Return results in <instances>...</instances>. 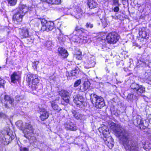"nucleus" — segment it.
Returning a JSON list of instances; mask_svg holds the SVG:
<instances>
[{
	"instance_id": "9",
	"label": "nucleus",
	"mask_w": 151,
	"mask_h": 151,
	"mask_svg": "<svg viewBox=\"0 0 151 151\" xmlns=\"http://www.w3.org/2000/svg\"><path fill=\"white\" fill-rule=\"evenodd\" d=\"M130 87L132 89L135 90L137 93L139 95H141L145 91V88L144 86L135 83H132Z\"/></svg>"
},
{
	"instance_id": "31",
	"label": "nucleus",
	"mask_w": 151,
	"mask_h": 151,
	"mask_svg": "<svg viewBox=\"0 0 151 151\" xmlns=\"http://www.w3.org/2000/svg\"><path fill=\"white\" fill-rule=\"evenodd\" d=\"M81 79L77 80L74 83V87H77L81 84Z\"/></svg>"
},
{
	"instance_id": "45",
	"label": "nucleus",
	"mask_w": 151,
	"mask_h": 151,
	"mask_svg": "<svg viewBox=\"0 0 151 151\" xmlns=\"http://www.w3.org/2000/svg\"><path fill=\"white\" fill-rule=\"evenodd\" d=\"M75 30L76 31H78L80 30V27L77 26L75 28Z\"/></svg>"
},
{
	"instance_id": "37",
	"label": "nucleus",
	"mask_w": 151,
	"mask_h": 151,
	"mask_svg": "<svg viewBox=\"0 0 151 151\" xmlns=\"http://www.w3.org/2000/svg\"><path fill=\"white\" fill-rule=\"evenodd\" d=\"M81 39L82 40V42L84 43H86L88 41V38L86 37L83 36Z\"/></svg>"
},
{
	"instance_id": "40",
	"label": "nucleus",
	"mask_w": 151,
	"mask_h": 151,
	"mask_svg": "<svg viewBox=\"0 0 151 151\" xmlns=\"http://www.w3.org/2000/svg\"><path fill=\"white\" fill-rule=\"evenodd\" d=\"M6 117V115L4 113L2 112H0V118H5Z\"/></svg>"
},
{
	"instance_id": "1",
	"label": "nucleus",
	"mask_w": 151,
	"mask_h": 151,
	"mask_svg": "<svg viewBox=\"0 0 151 151\" xmlns=\"http://www.w3.org/2000/svg\"><path fill=\"white\" fill-rule=\"evenodd\" d=\"M111 127L126 150L130 151H139L137 144L132 143V142L129 140V134L126 130L120 125L114 123H112Z\"/></svg>"
},
{
	"instance_id": "8",
	"label": "nucleus",
	"mask_w": 151,
	"mask_h": 151,
	"mask_svg": "<svg viewBox=\"0 0 151 151\" xmlns=\"http://www.w3.org/2000/svg\"><path fill=\"white\" fill-rule=\"evenodd\" d=\"M73 101L78 106L81 108L85 106L86 105V103L84 101V99L82 96L77 95L73 97Z\"/></svg>"
},
{
	"instance_id": "47",
	"label": "nucleus",
	"mask_w": 151,
	"mask_h": 151,
	"mask_svg": "<svg viewBox=\"0 0 151 151\" xmlns=\"http://www.w3.org/2000/svg\"><path fill=\"white\" fill-rule=\"evenodd\" d=\"M149 122L151 124V114L149 115Z\"/></svg>"
},
{
	"instance_id": "11",
	"label": "nucleus",
	"mask_w": 151,
	"mask_h": 151,
	"mask_svg": "<svg viewBox=\"0 0 151 151\" xmlns=\"http://www.w3.org/2000/svg\"><path fill=\"white\" fill-rule=\"evenodd\" d=\"M134 123L137 124L138 125H139L141 129H145L148 126V122L145 120L140 119H137L134 121Z\"/></svg>"
},
{
	"instance_id": "28",
	"label": "nucleus",
	"mask_w": 151,
	"mask_h": 151,
	"mask_svg": "<svg viewBox=\"0 0 151 151\" xmlns=\"http://www.w3.org/2000/svg\"><path fill=\"white\" fill-rule=\"evenodd\" d=\"M16 126L21 130L23 131L24 127H23V123L22 121L19 120L17 121L16 123Z\"/></svg>"
},
{
	"instance_id": "19",
	"label": "nucleus",
	"mask_w": 151,
	"mask_h": 151,
	"mask_svg": "<svg viewBox=\"0 0 151 151\" xmlns=\"http://www.w3.org/2000/svg\"><path fill=\"white\" fill-rule=\"evenodd\" d=\"M90 83L89 81L86 80L81 86L80 90L82 91H85L88 89L90 87Z\"/></svg>"
},
{
	"instance_id": "4",
	"label": "nucleus",
	"mask_w": 151,
	"mask_h": 151,
	"mask_svg": "<svg viewBox=\"0 0 151 151\" xmlns=\"http://www.w3.org/2000/svg\"><path fill=\"white\" fill-rule=\"evenodd\" d=\"M91 100L92 104L97 108H101L105 105L103 98L96 94L91 96Z\"/></svg>"
},
{
	"instance_id": "12",
	"label": "nucleus",
	"mask_w": 151,
	"mask_h": 151,
	"mask_svg": "<svg viewBox=\"0 0 151 151\" xmlns=\"http://www.w3.org/2000/svg\"><path fill=\"white\" fill-rule=\"evenodd\" d=\"M11 82L15 83L21 78V72L18 71L14 72L11 76Z\"/></svg>"
},
{
	"instance_id": "25",
	"label": "nucleus",
	"mask_w": 151,
	"mask_h": 151,
	"mask_svg": "<svg viewBox=\"0 0 151 151\" xmlns=\"http://www.w3.org/2000/svg\"><path fill=\"white\" fill-rule=\"evenodd\" d=\"M59 94L63 98L68 97L69 95V92L65 90H62L60 91Z\"/></svg>"
},
{
	"instance_id": "50",
	"label": "nucleus",
	"mask_w": 151,
	"mask_h": 151,
	"mask_svg": "<svg viewBox=\"0 0 151 151\" xmlns=\"http://www.w3.org/2000/svg\"><path fill=\"white\" fill-rule=\"evenodd\" d=\"M4 104H5L4 106H5L6 107V108L8 107V104H7V103H5Z\"/></svg>"
},
{
	"instance_id": "33",
	"label": "nucleus",
	"mask_w": 151,
	"mask_h": 151,
	"mask_svg": "<svg viewBox=\"0 0 151 151\" xmlns=\"http://www.w3.org/2000/svg\"><path fill=\"white\" fill-rule=\"evenodd\" d=\"M39 61H34L32 62V66L34 68V69H36L37 67V65L39 63Z\"/></svg>"
},
{
	"instance_id": "49",
	"label": "nucleus",
	"mask_w": 151,
	"mask_h": 151,
	"mask_svg": "<svg viewBox=\"0 0 151 151\" xmlns=\"http://www.w3.org/2000/svg\"><path fill=\"white\" fill-rule=\"evenodd\" d=\"M105 132H107L108 133V134L109 133V132L107 130H103L102 131V133L103 134H106L105 133Z\"/></svg>"
},
{
	"instance_id": "46",
	"label": "nucleus",
	"mask_w": 151,
	"mask_h": 151,
	"mask_svg": "<svg viewBox=\"0 0 151 151\" xmlns=\"http://www.w3.org/2000/svg\"><path fill=\"white\" fill-rule=\"evenodd\" d=\"M82 55L81 52L80 51H78L77 53H76L75 55Z\"/></svg>"
},
{
	"instance_id": "52",
	"label": "nucleus",
	"mask_w": 151,
	"mask_h": 151,
	"mask_svg": "<svg viewBox=\"0 0 151 151\" xmlns=\"http://www.w3.org/2000/svg\"><path fill=\"white\" fill-rule=\"evenodd\" d=\"M147 78V79H148V80H150V79H149V78Z\"/></svg>"
},
{
	"instance_id": "23",
	"label": "nucleus",
	"mask_w": 151,
	"mask_h": 151,
	"mask_svg": "<svg viewBox=\"0 0 151 151\" xmlns=\"http://www.w3.org/2000/svg\"><path fill=\"white\" fill-rule=\"evenodd\" d=\"M50 103L51 106L54 110L56 111L57 112H59L61 110V109L59 107L58 105L54 101H52Z\"/></svg>"
},
{
	"instance_id": "6",
	"label": "nucleus",
	"mask_w": 151,
	"mask_h": 151,
	"mask_svg": "<svg viewBox=\"0 0 151 151\" xmlns=\"http://www.w3.org/2000/svg\"><path fill=\"white\" fill-rule=\"evenodd\" d=\"M34 129L32 126L30 122H29L26 123L25 126L24 127L23 129V132L24 134V136L27 138L28 137L27 136V135L29 136H31L32 134L33 133Z\"/></svg>"
},
{
	"instance_id": "27",
	"label": "nucleus",
	"mask_w": 151,
	"mask_h": 151,
	"mask_svg": "<svg viewBox=\"0 0 151 151\" xmlns=\"http://www.w3.org/2000/svg\"><path fill=\"white\" fill-rule=\"evenodd\" d=\"M78 73L79 71L77 69H75L72 70L70 74L68 72H66V75L67 77H68V76L70 77L71 76H75L76 74Z\"/></svg>"
},
{
	"instance_id": "15",
	"label": "nucleus",
	"mask_w": 151,
	"mask_h": 151,
	"mask_svg": "<svg viewBox=\"0 0 151 151\" xmlns=\"http://www.w3.org/2000/svg\"><path fill=\"white\" fill-rule=\"evenodd\" d=\"M29 28L27 27H23L20 29V31L19 32V35L22 38H26L28 37L29 30Z\"/></svg>"
},
{
	"instance_id": "14",
	"label": "nucleus",
	"mask_w": 151,
	"mask_h": 151,
	"mask_svg": "<svg viewBox=\"0 0 151 151\" xmlns=\"http://www.w3.org/2000/svg\"><path fill=\"white\" fill-rule=\"evenodd\" d=\"M40 117L42 121H44L48 118L49 114L45 109H40Z\"/></svg>"
},
{
	"instance_id": "38",
	"label": "nucleus",
	"mask_w": 151,
	"mask_h": 151,
	"mask_svg": "<svg viewBox=\"0 0 151 151\" xmlns=\"http://www.w3.org/2000/svg\"><path fill=\"white\" fill-rule=\"evenodd\" d=\"M134 97V95L133 94H129L127 96V98L130 100L132 99Z\"/></svg>"
},
{
	"instance_id": "7",
	"label": "nucleus",
	"mask_w": 151,
	"mask_h": 151,
	"mask_svg": "<svg viewBox=\"0 0 151 151\" xmlns=\"http://www.w3.org/2000/svg\"><path fill=\"white\" fill-rule=\"evenodd\" d=\"M119 36L115 32L109 33L106 37L107 42L111 44L116 43L118 40Z\"/></svg>"
},
{
	"instance_id": "30",
	"label": "nucleus",
	"mask_w": 151,
	"mask_h": 151,
	"mask_svg": "<svg viewBox=\"0 0 151 151\" xmlns=\"http://www.w3.org/2000/svg\"><path fill=\"white\" fill-rule=\"evenodd\" d=\"M121 4L119 3L118 0H112V6H120Z\"/></svg>"
},
{
	"instance_id": "5",
	"label": "nucleus",
	"mask_w": 151,
	"mask_h": 151,
	"mask_svg": "<svg viewBox=\"0 0 151 151\" xmlns=\"http://www.w3.org/2000/svg\"><path fill=\"white\" fill-rule=\"evenodd\" d=\"M41 22L42 25L41 30L43 31L49 32L54 28V23L52 22L47 21L45 19H41Z\"/></svg>"
},
{
	"instance_id": "36",
	"label": "nucleus",
	"mask_w": 151,
	"mask_h": 151,
	"mask_svg": "<svg viewBox=\"0 0 151 151\" xmlns=\"http://www.w3.org/2000/svg\"><path fill=\"white\" fill-rule=\"evenodd\" d=\"M119 6H116L115 7H114L112 10H113L114 12H118L119 10Z\"/></svg>"
},
{
	"instance_id": "21",
	"label": "nucleus",
	"mask_w": 151,
	"mask_h": 151,
	"mask_svg": "<svg viewBox=\"0 0 151 151\" xmlns=\"http://www.w3.org/2000/svg\"><path fill=\"white\" fill-rule=\"evenodd\" d=\"M139 33L140 37L142 38L146 39L148 38L147 36V32L142 28H139Z\"/></svg>"
},
{
	"instance_id": "29",
	"label": "nucleus",
	"mask_w": 151,
	"mask_h": 151,
	"mask_svg": "<svg viewBox=\"0 0 151 151\" xmlns=\"http://www.w3.org/2000/svg\"><path fill=\"white\" fill-rule=\"evenodd\" d=\"M76 15H78L79 17H81L83 11L82 9L78 7L76 9Z\"/></svg>"
},
{
	"instance_id": "16",
	"label": "nucleus",
	"mask_w": 151,
	"mask_h": 151,
	"mask_svg": "<svg viewBox=\"0 0 151 151\" xmlns=\"http://www.w3.org/2000/svg\"><path fill=\"white\" fill-rule=\"evenodd\" d=\"M7 134L4 136V139L6 140L5 141H3V144L4 145H8L12 141L13 138V136L12 137V134L9 132H7Z\"/></svg>"
},
{
	"instance_id": "35",
	"label": "nucleus",
	"mask_w": 151,
	"mask_h": 151,
	"mask_svg": "<svg viewBox=\"0 0 151 151\" xmlns=\"http://www.w3.org/2000/svg\"><path fill=\"white\" fill-rule=\"evenodd\" d=\"M5 83V81L0 77V87H4Z\"/></svg>"
},
{
	"instance_id": "32",
	"label": "nucleus",
	"mask_w": 151,
	"mask_h": 151,
	"mask_svg": "<svg viewBox=\"0 0 151 151\" xmlns=\"http://www.w3.org/2000/svg\"><path fill=\"white\" fill-rule=\"evenodd\" d=\"M9 4L11 6L14 5L16 3L17 0H7Z\"/></svg>"
},
{
	"instance_id": "24",
	"label": "nucleus",
	"mask_w": 151,
	"mask_h": 151,
	"mask_svg": "<svg viewBox=\"0 0 151 151\" xmlns=\"http://www.w3.org/2000/svg\"><path fill=\"white\" fill-rule=\"evenodd\" d=\"M88 5L91 9L96 7L97 5V3L93 0H88Z\"/></svg>"
},
{
	"instance_id": "10",
	"label": "nucleus",
	"mask_w": 151,
	"mask_h": 151,
	"mask_svg": "<svg viewBox=\"0 0 151 151\" xmlns=\"http://www.w3.org/2000/svg\"><path fill=\"white\" fill-rule=\"evenodd\" d=\"M64 127L67 130L75 131L77 129L76 124L70 121H68L65 123Z\"/></svg>"
},
{
	"instance_id": "34",
	"label": "nucleus",
	"mask_w": 151,
	"mask_h": 151,
	"mask_svg": "<svg viewBox=\"0 0 151 151\" xmlns=\"http://www.w3.org/2000/svg\"><path fill=\"white\" fill-rule=\"evenodd\" d=\"M52 43L50 41H47L45 43V45L48 49H50L52 46Z\"/></svg>"
},
{
	"instance_id": "43",
	"label": "nucleus",
	"mask_w": 151,
	"mask_h": 151,
	"mask_svg": "<svg viewBox=\"0 0 151 151\" xmlns=\"http://www.w3.org/2000/svg\"><path fill=\"white\" fill-rule=\"evenodd\" d=\"M63 100L67 103H68L69 102V99L68 97L66 98H63Z\"/></svg>"
},
{
	"instance_id": "18",
	"label": "nucleus",
	"mask_w": 151,
	"mask_h": 151,
	"mask_svg": "<svg viewBox=\"0 0 151 151\" xmlns=\"http://www.w3.org/2000/svg\"><path fill=\"white\" fill-rule=\"evenodd\" d=\"M71 112L73 116L76 119H83L85 118L84 115L80 114L76 110H72Z\"/></svg>"
},
{
	"instance_id": "2",
	"label": "nucleus",
	"mask_w": 151,
	"mask_h": 151,
	"mask_svg": "<svg viewBox=\"0 0 151 151\" xmlns=\"http://www.w3.org/2000/svg\"><path fill=\"white\" fill-rule=\"evenodd\" d=\"M29 10V8L25 5L20 4L19 9L13 16V20L14 23L20 24L22 21L23 17Z\"/></svg>"
},
{
	"instance_id": "41",
	"label": "nucleus",
	"mask_w": 151,
	"mask_h": 151,
	"mask_svg": "<svg viewBox=\"0 0 151 151\" xmlns=\"http://www.w3.org/2000/svg\"><path fill=\"white\" fill-rule=\"evenodd\" d=\"M20 151H28V150L26 147H21L20 148Z\"/></svg>"
},
{
	"instance_id": "51",
	"label": "nucleus",
	"mask_w": 151,
	"mask_h": 151,
	"mask_svg": "<svg viewBox=\"0 0 151 151\" xmlns=\"http://www.w3.org/2000/svg\"><path fill=\"white\" fill-rule=\"evenodd\" d=\"M111 17L112 18V19H113L114 18L115 19H116V18H117V17H115L113 15H112L111 16Z\"/></svg>"
},
{
	"instance_id": "42",
	"label": "nucleus",
	"mask_w": 151,
	"mask_h": 151,
	"mask_svg": "<svg viewBox=\"0 0 151 151\" xmlns=\"http://www.w3.org/2000/svg\"><path fill=\"white\" fill-rule=\"evenodd\" d=\"M76 57V59H78V60H81L82 58V55H75Z\"/></svg>"
},
{
	"instance_id": "44",
	"label": "nucleus",
	"mask_w": 151,
	"mask_h": 151,
	"mask_svg": "<svg viewBox=\"0 0 151 151\" xmlns=\"http://www.w3.org/2000/svg\"><path fill=\"white\" fill-rule=\"evenodd\" d=\"M146 145H144V146H143V148L146 150V151H148L149 149L147 147V146Z\"/></svg>"
},
{
	"instance_id": "3",
	"label": "nucleus",
	"mask_w": 151,
	"mask_h": 151,
	"mask_svg": "<svg viewBox=\"0 0 151 151\" xmlns=\"http://www.w3.org/2000/svg\"><path fill=\"white\" fill-rule=\"evenodd\" d=\"M27 81L29 83V86H31L32 90H35L37 88L40 80L35 75L29 74L27 76Z\"/></svg>"
},
{
	"instance_id": "22",
	"label": "nucleus",
	"mask_w": 151,
	"mask_h": 151,
	"mask_svg": "<svg viewBox=\"0 0 151 151\" xmlns=\"http://www.w3.org/2000/svg\"><path fill=\"white\" fill-rule=\"evenodd\" d=\"M44 2H46L49 4H58L61 3V0H40Z\"/></svg>"
},
{
	"instance_id": "20",
	"label": "nucleus",
	"mask_w": 151,
	"mask_h": 151,
	"mask_svg": "<svg viewBox=\"0 0 151 151\" xmlns=\"http://www.w3.org/2000/svg\"><path fill=\"white\" fill-rule=\"evenodd\" d=\"M87 63L88 65V68L93 67L96 64V62L93 58H88L87 61Z\"/></svg>"
},
{
	"instance_id": "39",
	"label": "nucleus",
	"mask_w": 151,
	"mask_h": 151,
	"mask_svg": "<svg viewBox=\"0 0 151 151\" xmlns=\"http://www.w3.org/2000/svg\"><path fill=\"white\" fill-rule=\"evenodd\" d=\"M86 27L87 28L90 27V28H92L93 27V25L92 24H91V23L89 22L87 23L86 24Z\"/></svg>"
},
{
	"instance_id": "17",
	"label": "nucleus",
	"mask_w": 151,
	"mask_h": 151,
	"mask_svg": "<svg viewBox=\"0 0 151 151\" xmlns=\"http://www.w3.org/2000/svg\"><path fill=\"white\" fill-rule=\"evenodd\" d=\"M58 55L61 56L63 58H66L68 55L67 51L62 47H59L58 49Z\"/></svg>"
},
{
	"instance_id": "26",
	"label": "nucleus",
	"mask_w": 151,
	"mask_h": 151,
	"mask_svg": "<svg viewBox=\"0 0 151 151\" xmlns=\"http://www.w3.org/2000/svg\"><path fill=\"white\" fill-rule=\"evenodd\" d=\"M4 100L8 102L12 105L13 104L14 99L8 95H5L4 96Z\"/></svg>"
},
{
	"instance_id": "13",
	"label": "nucleus",
	"mask_w": 151,
	"mask_h": 151,
	"mask_svg": "<svg viewBox=\"0 0 151 151\" xmlns=\"http://www.w3.org/2000/svg\"><path fill=\"white\" fill-rule=\"evenodd\" d=\"M104 141L107 146L110 149L113 146L114 142L111 137L109 136L107 137H105L103 139Z\"/></svg>"
},
{
	"instance_id": "48",
	"label": "nucleus",
	"mask_w": 151,
	"mask_h": 151,
	"mask_svg": "<svg viewBox=\"0 0 151 151\" xmlns=\"http://www.w3.org/2000/svg\"><path fill=\"white\" fill-rule=\"evenodd\" d=\"M0 141L1 142V143H2V144H3V141H6V140H5V139H4V137H3L2 139H1Z\"/></svg>"
}]
</instances>
